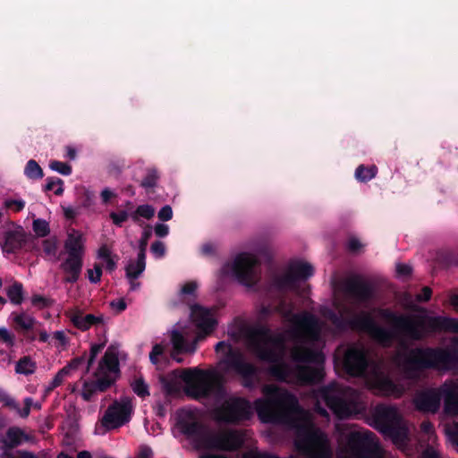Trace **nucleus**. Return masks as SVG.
<instances>
[{
  "label": "nucleus",
  "instance_id": "obj_1",
  "mask_svg": "<svg viewBox=\"0 0 458 458\" xmlns=\"http://www.w3.org/2000/svg\"><path fill=\"white\" fill-rule=\"evenodd\" d=\"M263 398L254 402L259 417L266 422H278L295 430L296 450L307 458H332L327 436L308 423V412L291 392L275 385H265Z\"/></svg>",
  "mask_w": 458,
  "mask_h": 458
},
{
  "label": "nucleus",
  "instance_id": "obj_2",
  "mask_svg": "<svg viewBox=\"0 0 458 458\" xmlns=\"http://www.w3.org/2000/svg\"><path fill=\"white\" fill-rule=\"evenodd\" d=\"M380 316L392 323L394 330H389L377 324L373 316L367 311H361L347 319L342 314L328 310L326 318L339 331H345L349 327L353 330L367 333L376 343L383 347L391 346L393 341L400 336V345L407 349L405 340L420 342L425 339V325L427 315L412 316L397 314L389 309H381Z\"/></svg>",
  "mask_w": 458,
  "mask_h": 458
},
{
  "label": "nucleus",
  "instance_id": "obj_3",
  "mask_svg": "<svg viewBox=\"0 0 458 458\" xmlns=\"http://www.w3.org/2000/svg\"><path fill=\"white\" fill-rule=\"evenodd\" d=\"M400 357L402 369L410 378L426 369L454 370L458 369V337H452L446 347H416Z\"/></svg>",
  "mask_w": 458,
  "mask_h": 458
},
{
  "label": "nucleus",
  "instance_id": "obj_4",
  "mask_svg": "<svg viewBox=\"0 0 458 458\" xmlns=\"http://www.w3.org/2000/svg\"><path fill=\"white\" fill-rule=\"evenodd\" d=\"M247 339L252 352L262 361L270 363L268 375L279 382L286 383L292 375V369L283 361L282 354L273 346L277 340L272 335L270 328L266 325H259L250 328Z\"/></svg>",
  "mask_w": 458,
  "mask_h": 458
},
{
  "label": "nucleus",
  "instance_id": "obj_5",
  "mask_svg": "<svg viewBox=\"0 0 458 458\" xmlns=\"http://www.w3.org/2000/svg\"><path fill=\"white\" fill-rule=\"evenodd\" d=\"M181 377L185 384V394L193 400L199 401L211 395L223 398L226 394L223 377L217 372L199 368L187 369Z\"/></svg>",
  "mask_w": 458,
  "mask_h": 458
},
{
  "label": "nucleus",
  "instance_id": "obj_6",
  "mask_svg": "<svg viewBox=\"0 0 458 458\" xmlns=\"http://www.w3.org/2000/svg\"><path fill=\"white\" fill-rule=\"evenodd\" d=\"M215 350L216 352L226 350L221 364L225 366L226 370H233L239 375L242 379V385L245 388L256 387L259 382V369L254 364L246 361L239 349L233 348L225 341H220L216 344Z\"/></svg>",
  "mask_w": 458,
  "mask_h": 458
},
{
  "label": "nucleus",
  "instance_id": "obj_7",
  "mask_svg": "<svg viewBox=\"0 0 458 458\" xmlns=\"http://www.w3.org/2000/svg\"><path fill=\"white\" fill-rule=\"evenodd\" d=\"M251 416V404L243 397H229L214 410L216 421L227 425H239L250 420Z\"/></svg>",
  "mask_w": 458,
  "mask_h": 458
},
{
  "label": "nucleus",
  "instance_id": "obj_8",
  "mask_svg": "<svg viewBox=\"0 0 458 458\" xmlns=\"http://www.w3.org/2000/svg\"><path fill=\"white\" fill-rule=\"evenodd\" d=\"M176 428L196 448H203L208 429L196 411L182 409L177 412Z\"/></svg>",
  "mask_w": 458,
  "mask_h": 458
},
{
  "label": "nucleus",
  "instance_id": "obj_9",
  "mask_svg": "<svg viewBox=\"0 0 458 458\" xmlns=\"http://www.w3.org/2000/svg\"><path fill=\"white\" fill-rule=\"evenodd\" d=\"M345 458H382V451L370 431L352 432L344 447Z\"/></svg>",
  "mask_w": 458,
  "mask_h": 458
},
{
  "label": "nucleus",
  "instance_id": "obj_10",
  "mask_svg": "<svg viewBox=\"0 0 458 458\" xmlns=\"http://www.w3.org/2000/svg\"><path fill=\"white\" fill-rule=\"evenodd\" d=\"M245 437L242 430L226 428L216 433L208 432L203 448L235 452L242 447Z\"/></svg>",
  "mask_w": 458,
  "mask_h": 458
},
{
  "label": "nucleus",
  "instance_id": "obj_11",
  "mask_svg": "<svg viewBox=\"0 0 458 458\" xmlns=\"http://www.w3.org/2000/svg\"><path fill=\"white\" fill-rule=\"evenodd\" d=\"M259 266V261L254 255L242 252L235 257L231 268L233 275L240 284L252 287L259 279L257 271Z\"/></svg>",
  "mask_w": 458,
  "mask_h": 458
},
{
  "label": "nucleus",
  "instance_id": "obj_12",
  "mask_svg": "<svg viewBox=\"0 0 458 458\" xmlns=\"http://www.w3.org/2000/svg\"><path fill=\"white\" fill-rule=\"evenodd\" d=\"M321 395L327 406L340 418L350 416L355 403L344 396V391L339 386L331 384L321 390Z\"/></svg>",
  "mask_w": 458,
  "mask_h": 458
},
{
  "label": "nucleus",
  "instance_id": "obj_13",
  "mask_svg": "<svg viewBox=\"0 0 458 458\" xmlns=\"http://www.w3.org/2000/svg\"><path fill=\"white\" fill-rule=\"evenodd\" d=\"M340 362L347 375L363 377L369 366L367 351L362 346L351 345L344 351Z\"/></svg>",
  "mask_w": 458,
  "mask_h": 458
},
{
  "label": "nucleus",
  "instance_id": "obj_14",
  "mask_svg": "<svg viewBox=\"0 0 458 458\" xmlns=\"http://www.w3.org/2000/svg\"><path fill=\"white\" fill-rule=\"evenodd\" d=\"M133 407L131 399L123 396L120 401H114L106 411L102 423L106 428H117L130 421Z\"/></svg>",
  "mask_w": 458,
  "mask_h": 458
},
{
  "label": "nucleus",
  "instance_id": "obj_15",
  "mask_svg": "<svg viewBox=\"0 0 458 458\" xmlns=\"http://www.w3.org/2000/svg\"><path fill=\"white\" fill-rule=\"evenodd\" d=\"M367 384L377 394L383 396L400 397L403 393L401 386L395 384L387 374L380 370H374L368 377Z\"/></svg>",
  "mask_w": 458,
  "mask_h": 458
},
{
  "label": "nucleus",
  "instance_id": "obj_16",
  "mask_svg": "<svg viewBox=\"0 0 458 458\" xmlns=\"http://www.w3.org/2000/svg\"><path fill=\"white\" fill-rule=\"evenodd\" d=\"M343 291L358 302L370 301L374 294L373 285L360 276H352L343 282Z\"/></svg>",
  "mask_w": 458,
  "mask_h": 458
},
{
  "label": "nucleus",
  "instance_id": "obj_17",
  "mask_svg": "<svg viewBox=\"0 0 458 458\" xmlns=\"http://www.w3.org/2000/svg\"><path fill=\"white\" fill-rule=\"evenodd\" d=\"M191 318L197 328L199 330L200 340L206 335H210L217 325L216 319L214 318L211 310L205 308L199 304H194L191 307Z\"/></svg>",
  "mask_w": 458,
  "mask_h": 458
},
{
  "label": "nucleus",
  "instance_id": "obj_18",
  "mask_svg": "<svg viewBox=\"0 0 458 458\" xmlns=\"http://www.w3.org/2000/svg\"><path fill=\"white\" fill-rule=\"evenodd\" d=\"M402 420L396 407L377 404L372 411L373 427L380 433Z\"/></svg>",
  "mask_w": 458,
  "mask_h": 458
},
{
  "label": "nucleus",
  "instance_id": "obj_19",
  "mask_svg": "<svg viewBox=\"0 0 458 458\" xmlns=\"http://www.w3.org/2000/svg\"><path fill=\"white\" fill-rule=\"evenodd\" d=\"M442 394L440 387L428 388L418 392L413 403L416 409L421 412L435 414L441 405Z\"/></svg>",
  "mask_w": 458,
  "mask_h": 458
},
{
  "label": "nucleus",
  "instance_id": "obj_20",
  "mask_svg": "<svg viewBox=\"0 0 458 458\" xmlns=\"http://www.w3.org/2000/svg\"><path fill=\"white\" fill-rule=\"evenodd\" d=\"M293 322L306 340L312 342L318 340L321 327L318 318L315 315L310 312H303L295 315Z\"/></svg>",
  "mask_w": 458,
  "mask_h": 458
},
{
  "label": "nucleus",
  "instance_id": "obj_21",
  "mask_svg": "<svg viewBox=\"0 0 458 458\" xmlns=\"http://www.w3.org/2000/svg\"><path fill=\"white\" fill-rule=\"evenodd\" d=\"M119 344H112L106 349L96 369L98 374H106L120 377V364L118 359Z\"/></svg>",
  "mask_w": 458,
  "mask_h": 458
},
{
  "label": "nucleus",
  "instance_id": "obj_22",
  "mask_svg": "<svg viewBox=\"0 0 458 458\" xmlns=\"http://www.w3.org/2000/svg\"><path fill=\"white\" fill-rule=\"evenodd\" d=\"M424 331L425 338L437 332L458 334V318L427 315Z\"/></svg>",
  "mask_w": 458,
  "mask_h": 458
},
{
  "label": "nucleus",
  "instance_id": "obj_23",
  "mask_svg": "<svg viewBox=\"0 0 458 458\" xmlns=\"http://www.w3.org/2000/svg\"><path fill=\"white\" fill-rule=\"evenodd\" d=\"M444 399V411L446 415H458V385L453 381H445L440 386Z\"/></svg>",
  "mask_w": 458,
  "mask_h": 458
},
{
  "label": "nucleus",
  "instance_id": "obj_24",
  "mask_svg": "<svg viewBox=\"0 0 458 458\" xmlns=\"http://www.w3.org/2000/svg\"><path fill=\"white\" fill-rule=\"evenodd\" d=\"M297 381L302 386H313L320 383L325 376L323 368L298 365L294 369Z\"/></svg>",
  "mask_w": 458,
  "mask_h": 458
},
{
  "label": "nucleus",
  "instance_id": "obj_25",
  "mask_svg": "<svg viewBox=\"0 0 458 458\" xmlns=\"http://www.w3.org/2000/svg\"><path fill=\"white\" fill-rule=\"evenodd\" d=\"M31 439L32 437L22 428L12 426L7 428L4 436L0 437V443L7 449H14Z\"/></svg>",
  "mask_w": 458,
  "mask_h": 458
},
{
  "label": "nucleus",
  "instance_id": "obj_26",
  "mask_svg": "<svg viewBox=\"0 0 458 458\" xmlns=\"http://www.w3.org/2000/svg\"><path fill=\"white\" fill-rule=\"evenodd\" d=\"M72 325L81 331H87L93 326L104 325V316H95L93 314H87L83 316L82 312L79 310L72 311L68 315Z\"/></svg>",
  "mask_w": 458,
  "mask_h": 458
},
{
  "label": "nucleus",
  "instance_id": "obj_27",
  "mask_svg": "<svg viewBox=\"0 0 458 458\" xmlns=\"http://www.w3.org/2000/svg\"><path fill=\"white\" fill-rule=\"evenodd\" d=\"M83 259L67 257L61 264L60 268L64 274V282L69 284L76 283L81 274Z\"/></svg>",
  "mask_w": 458,
  "mask_h": 458
},
{
  "label": "nucleus",
  "instance_id": "obj_28",
  "mask_svg": "<svg viewBox=\"0 0 458 458\" xmlns=\"http://www.w3.org/2000/svg\"><path fill=\"white\" fill-rule=\"evenodd\" d=\"M25 233L21 227L19 230H9L4 234L2 250L6 253H16L25 244Z\"/></svg>",
  "mask_w": 458,
  "mask_h": 458
},
{
  "label": "nucleus",
  "instance_id": "obj_29",
  "mask_svg": "<svg viewBox=\"0 0 458 458\" xmlns=\"http://www.w3.org/2000/svg\"><path fill=\"white\" fill-rule=\"evenodd\" d=\"M292 358L294 361L301 363L320 365L324 362V355L321 352L304 346L294 347L292 351Z\"/></svg>",
  "mask_w": 458,
  "mask_h": 458
},
{
  "label": "nucleus",
  "instance_id": "obj_30",
  "mask_svg": "<svg viewBox=\"0 0 458 458\" xmlns=\"http://www.w3.org/2000/svg\"><path fill=\"white\" fill-rule=\"evenodd\" d=\"M200 335H197L191 343H188L181 332L174 330L171 333V343L173 344L174 352L178 354L193 352L196 349V344L200 341Z\"/></svg>",
  "mask_w": 458,
  "mask_h": 458
},
{
  "label": "nucleus",
  "instance_id": "obj_31",
  "mask_svg": "<svg viewBox=\"0 0 458 458\" xmlns=\"http://www.w3.org/2000/svg\"><path fill=\"white\" fill-rule=\"evenodd\" d=\"M64 249L68 257L83 259L85 248L82 241V235L78 232L69 233L64 242Z\"/></svg>",
  "mask_w": 458,
  "mask_h": 458
},
{
  "label": "nucleus",
  "instance_id": "obj_32",
  "mask_svg": "<svg viewBox=\"0 0 458 458\" xmlns=\"http://www.w3.org/2000/svg\"><path fill=\"white\" fill-rule=\"evenodd\" d=\"M10 318L13 328L20 334L31 332L37 323L35 318L23 311L20 313L12 312Z\"/></svg>",
  "mask_w": 458,
  "mask_h": 458
},
{
  "label": "nucleus",
  "instance_id": "obj_33",
  "mask_svg": "<svg viewBox=\"0 0 458 458\" xmlns=\"http://www.w3.org/2000/svg\"><path fill=\"white\" fill-rule=\"evenodd\" d=\"M287 270L296 285L299 281H305L314 274V267L310 263L301 261L291 263Z\"/></svg>",
  "mask_w": 458,
  "mask_h": 458
},
{
  "label": "nucleus",
  "instance_id": "obj_34",
  "mask_svg": "<svg viewBox=\"0 0 458 458\" xmlns=\"http://www.w3.org/2000/svg\"><path fill=\"white\" fill-rule=\"evenodd\" d=\"M382 434L390 437L395 445H403L409 441L408 428L403 424L402 420L386 428Z\"/></svg>",
  "mask_w": 458,
  "mask_h": 458
},
{
  "label": "nucleus",
  "instance_id": "obj_35",
  "mask_svg": "<svg viewBox=\"0 0 458 458\" xmlns=\"http://www.w3.org/2000/svg\"><path fill=\"white\" fill-rule=\"evenodd\" d=\"M270 287L280 294H284L288 290H295L297 285L288 270L284 275L274 276L270 281Z\"/></svg>",
  "mask_w": 458,
  "mask_h": 458
},
{
  "label": "nucleus",
  "instance_id": "obj_36",
  "mask_svg": "<svg viewBox=\"0 0 458 458\" xmlns=\"http://www.w3.org/2000/svg\"><path fill=\"white\" fill-rule=\"evenodd\" d=\"M94 376L96 377L95 380H91L94 387H96L98 393H104L107 389H109L114 383L116 382L117 378L115 377H113L111 375H106V374H98V371L94 372Z\"/></svg>",
  "mask_w": 458,
  "mask_h": 458
},
{
  "label": "nucleus",
  "instance_id": "obj_37",
  "mask_svg": "<svg viewBox=\"0 0 458 458\" xmlns=\"http://www.w3.org/2000/svg\"><path fill=\"white\" fill-rule=\"evenodd\" d=\"M152 236V228L147 225L141 233L139 241V267L142 269L144 267V259H146V251L148 241Z\"/></svg>",
  "mask_w": 458,
  "mask_h": 458
},
{
  "label": "nucleus",
  "instance_id": "obj_38",
  "mask_svg": "<svg viewBox=\"0 0 458 458\" xmlns=\"http://www.w3.org/2000/svg\"><path fill=\"white\" fill-rule=\"evenodd\" d=\"M6 295L13 304L21 305L24 300V291L22 284L14 281L13 284L6 289Z\"/></svg>",
  "mask_w": 458,
  "mask_h": 458
},
{
  "label": "nucleus",
  "instance_id": "obj_39",
  "mask_svg": "<svg viewBox=\"0 0 458 458\" xmlns=\"http://www.w3.org/2000/svg\"><path fill=\"white\" fill-rule=\"evenodd\" d=\"M37 369V363L32 360L30 356L21 357L15 365V372L29 376L33 374Z\"/></svg>",
  "mask_w": 458,
  "mask_h": 458
},
{
  "label": "nucleus",
  "instance_id": "obj_40",
  "mask_svg": "<svg viewBox=\"0 0 458 458\" xmlns=\"http://www.w3.org/2000/svg\"><path fill=\"white\" fill-rule=\"evenodd\" d=\"M436 259L444 267L457 266L458 252L451 250H441L437 252Z\"/></svg>",
  "mask_w": 458,
  "mask_h": 458
},
{
  "label": "nucleus",
  "instance_id": "obj_41",
  "mask_svg": "<svg viewBox=\"0 0 458 458\" xmlns=\"http://www.w3.org/2000/svg\"><path fill=\"white\" fill-rule=\"evenodd\" d=\"M377 167L375 165L365 166L360 165L355 170V178L361 182H367L376 177Z\"/></svg>",
  "mask_w": 458,
  "mask_h": 458
},
{
  "label": "nucleus",
  "instance_id": "obj_42",
  "mask_svg": "<svg viewBox=\"0 0 458 458\" xmlns=\"http://www.w3.org/2000/svg\"><path fill=\"white\" fill-rule=\"evenodd\" d=\"M160 174L156 167H148L146 169V174L140 182V186L148 191L157 185Z\"/></svg>",
  "mask_w": 458,
  "mask_h": 458
},
{
  "label": "nucleus",
  "instance_id": "obj_43",
  "mask_svg": "<svg viewBox=\"0 0 458 458\" xmlns=\"http://www.w3.org/2000/svg\"><path fill=\"white\" fill-rule=\"evenodd\" d=\"M24 174L30 180H39L44 177L43 169L34 159H30L24 168Z\"/></svg>",
  "mask_w": 458,
  "mask_h": 458
},
{
  "label": "nucleus",
  "instance_id": "obj_44",
  "mask_svg": "<svg viewBox=\"0 0 458 458\" xmlns=\"http://www.w3.org/2000/svg\"><path fill=\"white\" fill-rule=\"evenodd\" d=\"M42 250L44 253V258H55L58 250V241L56 237H51L45 239L41 242Z\"/></svg>",
  "mask_w": 458,
  "mask_h": 458
},
{
  "label": "nucleus",
  "instance_id": "obj_45",
  "mask_svg": "<svg viewBox=\"0 0 458 458\" xmlns=\"http://www.w3.org/2000/svg\"><path fill=\"white\" fill-rule=\"evenodd\" d=\"M131 389L139 397L146 398L149 396L148 385L145 382L142 377H136L131 384Z\"/></svg>",
  "mask_w": 458,
  "mask_h": 458
},
{
  "label": "nucleus",
  "instance_id": "obj_46",
  "mask_svg": "<svg viewBox=\"0 0 458 458\" xmlns=\"http://www.w3.org/2000/svg\"><path fill=\"white\" fill-rule=\"evenodd\" d=\"M127 167H129V165L126 164V161L124 158H117V159L112 160L109 163V165L107 166V172L110 175L117 178L122 174V173Z\"/></svg>",
  "mask_w": 458,
  "mask_h": 458
},
{
  "label": "nucleus",
  "instance_id": "obj_47",
  "mask_svg": "<svg viewBox=\"0 0 458 458\" xmlns=\"http://www.w3.org/2000/svg\"><path fill=\"white\" fill-rule=\"evenodd\" d=\"M146 268V259H144V267L141 269L140 267H139V255L137 256V260L134 262V261H131L126 268H125V271H126V277L129 279V280H134V279H137L145 270Z\"/></svg>",
  "mask_w": 458,
  "mask_h": 458
},
{
  "label": "nucleus",
  "instance_id": "obj_48",
  "mask_svg": "<svg viewBox=\"0 0 458 458\" xmlns=\"http://www.w3.org/2000/svg\"><path fill=\"white\" fill-rule=\"evenodd\" d=\"M58 186L57 189L55 190V194L56 196H61L64 193V181L58 177H47V183L44 186L45 191H50L55 189V186Z\"/></svg>",
  "mask_w": 458,
  "mask_h": 458
},
{
  "label": "nucleus",
  "instance_id": "obj_49",
  "mask_svg": "<svg viewBox=\"0 0 458 458\" xmlns=\"http://www.w3.org/2000/svg\"><path fill=\"white\" fill-rule=\"evenodd\" d=\"M32 228L38 237H46L50 233L49 224L41 218H38L33 221Z\"/></svg>",
  "mask_w": 458,
  "mask_h": 458
},
{
  "label": "nucleus",
  "instance_id": "obj_50",
  "mask_svg": "<svg viewBox=\"0 0 458 458\" xmlns=\"http://www.w3.org/2000/svg\"><path fill=\"white\" fill-rule=\"evenodd\" d=\"M285 307V300L281 298L279 304L274 309L271 305H262L259 310V318L266 319L272 315L274 310L283 312Z\"/></svg>",
  "mask_w": 458,
  "mask_h": 458
},
{
  "label": "nucleus",
  "instance_id": "obj_51",
  "mask_svg": "<svg viewBox=\"0 0 458 458\" xmlns=\"http://www.w3.org/2000/svg\"><path fill=\"white\" fill-rule=\"evenodd\" d=\"M49 168L64 176L70 175L72 172V168L69 164L58 160L50 161Z\"/></svg>",
  "mask_w": 458,
  "mask_h": 458
},
{
  "label": "nucleus",
  "instance_id": "obj_52",
  "mask_svg": "<svg viewBox=\"0 0 458 458\" xmlns=\"http://www.w3.org/2000/svg\"><path fill=\"white\" fill-rule=\"evenodd\" d=\"M31 304L39 310L49 308L54 304V300L44 297L40 294H34L31 297Z\"/></svg>",
  "mask_w": 458,
  "mask_h": 458
},
{
  "label": "nucleus",
  "instance_id": "obj_53",
  "mask_svg": "<svg viewBox=\"0 0 458 458\" xmlns=\"http://www.w3.org/2000/svg\"><path fill=\"white\" fill-rule=\"evenodd\" d=\"M109 217L114 225L122 227L123 223L127 221L129 214L125 210H120L118 212H111Z\"/></svg>",
  "mask_w": 458,
  "mask_h": 458
},
{
  "label": "nucleus",
  "instance_id": "obj_54",
  "mask_svg": "<svg viewBox=\"0 0 458 458\" xmlns=\"http://www.w3.org/2000/svg\"><path fill=\"white\" fill-rule=\"evenodd\" d=\"M98 393L96 387H94V385L92 381H86L84 382L81 389V396L82 398L89 402L91 401L92 397Z\"/></svg>",
  "mask_w": 458,
  "mask_h": 458
},
{
  "label": "nucleus",
  "instance_id": "obj_55",
  "mask_svg": "<svg viewBox=\"0 0 458 458\" xmlns=\"http://www.w3.org/2000/svg\"><path fill=\"white\" fill-rule=\"evenodd\" d=\"M88 279L92 284H98L101 280L102 276V266L100 264L95 263L93 269H88Z\"/></svg>",
  "mask_w": 458,
  "mask_h": 458
},
{
  "label": "nucleus",
  "instance_id": "obj_56",
  "mask_svg": "<svg viewBox=\"0 0 458 458\" xmlns=\"http://www.w3.org/2000/svg\"><path fill=\"white\" fill-rule=\"evenodd\" d=\"M136 215L145 219H151L155 215V208L148 204L140 205L136 208Z\"/></svg>",
  "mask_w": 458,
  "mask_h": 458
},
{
  "label": "nucleus",
  "instance_id": "obj_57",
  "mask_svg": "<svg viewBox=\"0 0 458 458\" xmlns=\"http://www.w3.org/2000/svg\"><path fill=\"white\" fill-rule=\"evenodd\" d=\"M165 348L161 344H156L153 345L151 352H149V360L152 364L157 365L159 363V357L164 355Z\"/></svg>",
  "mask_w": 458,
  "mask_h": 458
},
{
  "label": "nucleus",
  "instance_id": "obj_58",
  "mask_svg": "<svg viewBox=\"0 0 458 458\" xmlns=\"http://www.w3.org/2000/svg\"><path fill=\"white\" fill-rule=\"evenodd\" d=\"M106 345V341L100 344H94L90 347V353L89 357L88 359V366L87 369H89V368L94 364L96 357L98 354L102 351V349Z\"/></svg>",
  "mask_w": 458,
  "mask_h": 458
},
{
  "label": "nucleus",
  "instance_id": "obj_59",
  "mask_svg": "<svg viewBox=\"0 0 458 458\" xmlns=\"http://www.w3.org/2000/svg\"><path fill=\"white\" fill-rule=\"evenodd\" d=\"M23 403L24 407L22 409H21L20 405L18 404V408L13 410L17 411L21 418L26 419L30 416V410L33 405V399L31 397H26Z\"/></svg>",
  "mask_w": 458,
  "mask_h": 458
},
{
  "label": "nucleus",
  "instance_id": "obj_60",
  "mask_svg": "<svg viewBox=\"0 0 458 458\" xmlns=\"http://www.w3.org/2000/svg\"><path fill=\"white\" fill-rule=\"evenodd\" d=\"M0 341L5 344L7 347H13L15 344V336L5 327H0Z\"/></svg>",
  "mask_w": 458,
  "mask_h": 458
},
{
  "label": "nucleus",
  "instance_id": "obj_61",
  "mask_svg": "<svg viewBox=\"0 0 458 458\" xmlns=\"http://www.w3.org/2000/svg\"><path fill=\"white\" fill-rule=\"evenodd\" d=\"M0 402L4 404V406L12 410L18 408V403L16 401L3 389H0Z\"/></svg>",
  "mask_w": 458,
  "mask_h": 458
},
{
  "label": "nucleus",
  "instance_id": "obj_62",
  "mask_svg": "<svg viewBox=\"0 0 458 458\" xmlns=\"http://www.w3.org/2000/svg\"><path fill=\"white\" fill-rule=\"evenodd\" d=\"M6 208L13 209L14 212H20L25 208V201L22 199H7L4 201Z\"/></svg>",
  "mask_w": 458,
  "mask_h": 458
},
{
  "label": "nucleus",
  "instance_id": "obj_63",
  "mask_svg": "<svg viewBox=\"0 0 458 458\" xmlns=\"http://www.w3.org/2000/svg\"><path fill=\"white\" fill-rule=\"evenodd\" d=\"M162 389L166 395H173L178 392L176 383L172 380H167L165 377L161 378Z\"/></svg>",
  "mask_w": 458,
  "mask_h": 458
},
{
  "label": "nucleus",
  "instance_id": "obj_64",
  "mask_svg": "<svg viewBox=\"0 0 458 458\" xmlns=\"http://www.w3.org/2000/svg\"><path fill=\"white\" fill-rule=\"evenodd\" d=\"M242 458H279L276 455L266 453L259 452L258 450H250L242 454Z\"/></svg>",
  "mask_w": 458,
  "mask_h": 458
}]
</instances>
